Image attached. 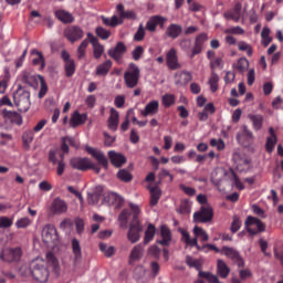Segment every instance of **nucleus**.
I'll return each instance as SVG.
<instances>
[{
	"instance_id": "obj_59",
	"label": "nucleus",
	"mask_w": 283,
	"mask_h": 283,
	"mask_svg": "<svg viewBox=\"0 0 283 283\" xmlns=\"http://www.w3.org/2000/svg\"><path fill=\"white\" fill-rule=\"evenodd\" d=\"M163 253V250L158 248V245H151L148 249V255H151L155 260H160V254Z\"/></svg>"
},
{
	"instance_id": "obj_38",
	"label": "nucleus",
	"mask_w": 283,
	"mask_h": 283,
	"mask_svg": "<svg viewBox=\"0 0 283 283\" xmlns=\"http://www.w3.org/2000/svg\"><path fill=\"white\" fill-rule=\"evenodd\" d=\"M72 251L74 254L75 262H78V260H81V258H83V252L81 250V242H78V239L72 240Z\"/></svg>"
},
{
	"instance_id": "obj_50",
	"label": "nucleus",
	"mask_w": 283,
	"mask_h": 283,
	"mask_svg": "<svg viewBox=\"0 0 283 283\" xmlns=\"http://www.w3.org/2000/svg\"><path fill=\"white\" fill-rule=\"evenodd\" d=\"M238 48L240 52H247L248 56H253V48L251 46V44L244 41H240L238 42Z\"/></svg>"
},
{
	"instance_id": "obj_47",
	"label": "nucleus",
	"mask_w": 283,
	"mask_h": 283,
	"mask_svg": "<svg viewBox=\"0 0 283 283\" xmlns=\"http://www.w3.org/2000/svg\"><path fill=\"white\" fill-rule=\"evenodd\" d=\"M232 160L237 164V167L249 165V159L244 158V156H242V154L239 151L233 153Z\"/></svg>"
},
{
	"instance_id": "obj_37",
	"label": "nucleus",
	"mask_w": 283,
	"mask_h": 283,
	"mask_svg": "<svg viewBox=\"0 0 283 283\" xmlns=\"http://www.w3.org/2000/svg\"><path fill=\"white\" fill-rule=\"evenodd\" d=\"M117 12L119 14V19H136V12L125 11V6H123V3L117 4Z\"/></svg>"
},
{
	"instance_id": "obj_42",
	"label": "nucleus",
	"mask_w": 283,
	"mask_h": 283,
	"mask_svg": "<svg viewBox=\"0 0 283 283\" xmlns=\"http://www.w3.org/2000/svg\"><path fill=\"white\" fill-rule=\"evenodd\" d=\"M160 189L158 187H154L150 189V207H156L158 205V200H160Z\"/></svg>"
},
{
	"instance_id": "obj_10",
	"label": "nucleus",
	"mask_w": 283,
	"mask_h": 283,
	"mask_svg": "<svg viewBox=\"0 0 283 283\" xmlns=\"http://www.w3.org/2000/svg\"><path fill=\"white\" fill-rule=\"evenodd\" d=\"M42 240L44 244H56L59 242V232H56V228L53 224L44 226L42 230Z\"/></svg>"
},
{
	"instance_id": "obj_40",
	"label": "nucleus",
	"mask_w": 283,
	"mask_h": 283,
	"mask_svg": "<svg viewBox=\"0 0 283 283\" xmlns=\"http://www.w3.org/2000/svg\"><path fill=\"white\" fill-rule=\"evenodd\" d=\"M249 118L252 122L253 129H255V132H260L264 123V117L262 115H249Z\"/></svg>"
},
{
	"instance_id": "obj_32",
	"label": "nucleus",
	"mask_w": 283,
	"mask_h": 283,
	"mask_svg": "<svg viewBox=\"0 0 283 283\" xmlns=\"http://www.w3.org/2000/svg\"><path fill=\"white\" fill-rule=\"evenodd\" d=\"M34 140V130L28 129L22 134V146L23 149H30V145H32Z\"/></svg>"
},
{
	"instance_id": "obj_7",
	"label": "nucleus",
	"mask_w": 283,
	"mask_h": 283,
	"mask_svg": "<svg viewBox=\"0 0 283 283\" xmlns=\"http://www.w3.org/2000/svg\"><path fill=\"white\" fill-rule=\"evenodd\" d=\"M23 255V250L18 248H7L0 252V260L4 262H19Z\"/></svg>"
},
{
	"instance_id": "obj_57",
	"label": "nucleus",
	"mask_w": 283,
	"mask_h": 283,
	"mask_svg": "<svg viewBox=\"0 0 283 283\" xmlns=\"http://www.w3.org/2000/svg\"><path fill=\"white\" fill-rule=\"evenodd\" d=\"M275 145H277V136L268 137L266 144H265L266 151L271 154V151L275 149Z\"/></svg>"
},
{
	"instance_id": "obj_53",
	"label": "nucleus",
	"mask_w": 283,
	"mask_h": 283,
	"mask_svg": "<svg viewBox=\"0 0 283 283\" xmlns=\"http://www.w3.org/2000/svg\"><path fill=\"white\" fill-rule=\"evenodd\" d=\"M210 146L217 147L218 151H224L227 144H224V139L222 138H219V139L212 138L210 139Z\"/></svg>"
},
{
	"instance_id": "obj_46",
	"label": "nucleus",
	"mask_w": 283,
	"mask_h": 283,
	"mask_svg": "<svg viewBox=\"0 0 283 283\" xmlns=\"http://www.w3.org/2000/svg\"><path fill=\"white\" fill-rule=\"evenodd\" d=\"M220 82V76L216 72L211 73V77L209 80L210 90L213 94L218 92V83Z\"/></svg>"
},
{
	"instance_id": "obj_52",
	"label": "nucleus",
	"mask_w": 283,
	"mask_h": 283,
	"mask_svg": "<svg viewBox=\"0 0 283 283\" xmlns=\"http://www.w3.org/2000/svg\"><path fill=\"white\" fill-rule=\"evenodd\" d=\"M237 70L241 74L247 72V70H249V60H247V57L239 59L237 62Z\"/></svg>"
},
{
	"instance_id": "obj_48",
	"label": "nucleus",
	"mask_w": 283,
	"mask_h": 283,
	"mask_svg": "<svg viewBox=\"0 0 283 283\" xmlns=\"http://www.w3.org/2000/svg\"><path fill=\"white\" fill-rule=\"evenodd\" d=\"M199 277H203V280H207L209 283H222L220 279H218V275L210 272H199Z\"/></svg>"
},
{
	"instance_id": "obj_17",
	"label": "nucleus",
	"mask_w": 283,
	"mask_h": 283,
	"mask_svg": "<svg viewBox=\"0 0 283 283\" xmlns=\"http://www.w3.org/2000/svg\"><path fill=\"white\" fill-rule=\"evenodd\" d=\"M166 65L168 70H171V71L180 70V67H182V65L178 61V51L175 48L170 49L167 52Z\"/></svg>"
},
{
	"instance_id": "obj_20",
	"label": "nucleus",
	"mask_w": 283,
	"mask_h": 283,
	"mask_svg": "<svg viewBox=\"0 0 283 283\" xmlns=\"http://www.w3.org/2000/svg\"><path fill=\"white\" fill-rule=\"evenodd\" d=\"M108 158L113 167L120 168L125 163H127V158L125 155L120 153H116V150L108 151Z\"/></svg>"
},
{
	"instance_id": "obj_31",
	"label": "nucleus",
	"mask_w": 283,
	"mask_h": 283,
	"mask_svg": "<svg viewBox=\"0 0 283 283\" xmlns=\"http://www.w3.org/2000/svg\"><path fill=\"white\" fill-rule=\"evenodd\" d=\"M143 253H145V248L143 247V244L135 245L130 251V255H129L130 262H136L138 260H142Z\"/></svg>"
},
{
	"instance_id": "obj_51",
	"label": "nucleus",
	"mask_w": 283,
	"mask_h": 283,
	"mask_svg": "<svg viewBox=\"0 0 283 283\" xmlns=\"http://www.w3.org/2000/svg\"><path fill=\"white\" fill-rule=\"evenodd\" d=\"M99 251H102V253H104V255L106 258H112V255H114L116 249L114 247H107V244L105 243H99Z\"/></svg>"
},
{
	"instance_id": "obj_2",
	"label": "nucleus",
	"mask_w": 283,
	"mask_h": 283,
	"mask_svg": "<svg viewBox=\"0 0 283 283\" xmlns=\"http://www.w3.org/2000/svg\"><path fill=\"white\" fill-rule=\"evenodd\" d=\"M130 209L133 211V220L129 226L127 238L129 242H132V244H136V242L140 240V233H143V226L138 220V216L140 214V208H138V206L132 205Z\"/></svg>"
},
{
	"instance_id": "obj_39",
	"label": "nucleus",
	"mask_w": 283,
	"mask_h": 283,
	"mask_svg": "<svg viewBox=\"0 0 283 283\" xmlns=\"http://www.w3.org/2000/svg\"><path fill=\"white\" fill-rule=\"evenodd\" d=\"M156 237V226L149 223L147 230L144 235V244H149L151 240Z\"/></svg>"
},
{
	"instance_id": "obj_8",
	"label": "nucleus",
	"mask_w": 283,
	"mask_h": 283,
	"mask_svg": "<svg viewBox=\"0 0 283 283\" xmlns=\"http://www.w3.org/2000/svg\"><path fill=\"white\" fill-rule=\"evenodd\" d=\"M61 59L64 62V72L66 78H72V76H74L76 73V62L71 57L66 50H62Z\"/></svg>"
},
{
	"instance_id": "obj_58",
	"label": "nucleus",
	"mask_w": 283,
	"mask_h": 283,
	"mask_svg": "<svg viewBox=\"0 0 283 283\" xmlns=\"http://www.w3.org/2000/svg\"><path fill=\"white\" fill-rule=\"evenodd\" d=\"M105 53V46L103 44H94L93 46V56L94 59H101L103 54Z\"/></svg>"
},
{
	"instance_id": "obj_45",
	"label": "nucleus",
	"mask_w": 283,
	"mask_h": 283,
	"mask_svg": "<svg viewBox=\"0 0 283 283\" xmlns=\"http://www.w3.org/2000/svg\"><path fill=\"white\" fill-rule=\"evenodd\" d=\"M95 34H96V36L102 39V41H107V39H109V36H112V31L107 30L103 27H97L95 29Z\"/></svg>"
},
{
	"instance_id": "obj_64",
	"label": "nucleus",
	"mask_w": 283,
	"mask_h": 283,
	"mask_svg": "<svg viewBox=\"0 0 283 283\" xmlns=\"http://www.w3.org/2000/svg\"><path fill=\"white\" fill-rule=\"evenodd\" d=\"M224 34H244V29L241 27H232L224 30Z\"/></svg>"
},
{
	"instance_id": "obj_26",
	"label": "nucleus",
	"mask_w": 283,
	"mask_h": 283,
	"mask_svg": "<svg viewBox=\"0 0 283 283\" xmlns=\"http://www.w3.org/2000/svg\"><path fill=\"white\" fill-rule=\"evenodd\" d=\"M120 118V113L116 111V108H111V115L108 117V128L112 129V132H116L118 129V120Z\"/></svg>"
},
{
	"instance_id": "obj_49",
	"label": "nucleus",
	"mask_w": 283,
	"mask_h": 283,
	"mask_svg": "<svg viewBox=\"0 0 283 283\" xmlns=\"http://www.w3.org/2000/svg\"><path fill=\"white\" fill-rule=\"evenodd\" d=\"M161 103L164 107H171V105H176V96L174 94H165L161 97Z\"/></svg>"
},
{
	"instance_id": "obj_63",
	"label": "nucleus",
	"mask_w": 283,
	"mask_h": 283,
	"mask_svg": "<svg viewBox=\"0 0 283 283\" xmlns=\"http://www.w3.org/2000/svg\"><path fill=\"white\" fill-rule=\"evenodd\" d=\"M179 189H180L181 191H184V193H186V196H190V197L196 196V190H195V188H191V187H189V186H186L185 184L179 185Z\"/></svg>"
},
{
	"instance_id": "obj_12",
	"label": "nucleus",
	"mask_w": 283,
	"mask_h": 283,
	"mask_svg": "<svg viewBox=\"0 0 283 283\" xmlns=\"http://www.w3.org/2000/svg\"><path fill=\"white\" fill-rule=\"evenodd\" d=\"M64 36L70 43H76V41H81L85 36V31L80 27L71 25L64 30Z\"/></svg>"
},
{
	"instance_id": "obj_22",
	"label": "nucleus",
	"mask_w": 283,
	"mask_h": 283,
	"mask_svg": "<svg viewBox=\"0 0 283 283\" xmlns=\"http://www.w3.org/2000/svg\"><path fill=\"white\" fill-rule=\"evenodd\" d=\"M160 109V102L154 99L150 101L145 108L142 111V116H155V114H158V111Z\"/></svg>"
},
{
	"instance_id": "obj_15",
	"label": "nucleus",
	"mask_w": 283,
	"mask_h": 283,
	"mask_svg": "<svg viewBox=\"0 0 283 283\" xmlns=\"http://www.w3.org/2000/svg\"><path fill=\"white\" fill-rule=\"evenodd\" d=\"M165 23H167V18L163 15H151L146 23V30L148 32H156L158 25L160 30L165 29Z\"/></svg>"
},
{
	"instance_id": "obj_30",
	"label": "nucleus",
	"mask_w": 283,
	"mask_h": 283,
	"mask_svg": "<svg viewBox=\"0 0 283 283\" xmlns=\"http://www.w3.org/2000/svg\"><path fill=\"white\" fill-rule=\"evenodd\" d=\"M31 54L33 56H35L32 60V64L33 65H40V70H44L45 69V57L43 56V53H41V51L33 49L31 50Z\"/></svg>"
},
{
	"instance_id": "obj_34",
	"label": "nucleus",
	"mask_w": 283,
	"mask_h": 283,
	"mask_svg": "<svg viewBox=\"0 0 283 283\" xmlns=\"http://www.w3.org/2000/svg\"><path fill=\"white\" fill-rule=\"evenodd\" d=\"M55 17L61 21L62 23H72L74 21V17L72 13L65 11V10H56Z\"/></svg>"
},
{
	"instance_id": "obj_13",
	"label": "nucleus",
	"mask_w": 283,
	"mask_h": 283,
	"mask_svg": "<svg viewBox=\"0 0 283 283\" xmlns=\"http://www.w3.org/2000/svg\"><path fill=\"white\" fill-rule=\"evenodd\" d=\"M127 53V45H125V42H117L115 48L109 49L107 54L111 56V59H114L118 65L123 63V56Z\"/></svg>"
},
{
	"instance_id": "obj_56",
	"label": "nucleus",
	"mask_w": 283,
	"mask_h": 283,
	"mask_svg": "<svg viewBox=\"0 0 283 283\" xmlns=\"http://www.w3.org/2000/svg\"><path fill=\"white\" fill-rule=\"evenodd\" d=\"M144 54H145V49L142 45L136 46L132 52V56L134 61H140Z\"/></svg>"
},
{
	"instance_id": "obj_23",
	"label": "nucleus",
	"mask_w": 283,
	"mask_h": 283,
	"mask_svg": "<svg viewBox=\"0 0 283 283\" xmlns=\"http://www.w3.org/2000/svg\"><path fill=\"white\" fill-rule=\"evenodd\" d=\"M165 34L168 36V39L176 40L182 34V25L178 23H171L167 27Z\"/></svg>"
},
{
	"instance_id": "obj_9",
	"label": "nucleus",
	"mask_w": 283,
	"mask_h": 283,
	"mask_svg": "<svg viewBox=\"0 0 283 283\" xmlns=\"http://www.w3.org/2000/svg\"><path fill=\"white\" fill-rule=\"evenodd\" d=\"M56 149H51L49 150V163H51L52 165H57L56 166V175L57 176H62L63 174H65V155L60 154V160L56 157Z\"/></svg>"
},
{
	"instance_id": "obj_6",
	"label": "nucleus",
	"mask_w": 283,
	"mask_h": 283,
	"mask_svg": "<svg viewBox=\"0 0 283 283\" xmlns=\"http://www.w3.org/2000/svg\"><path fill=\"white\" fill-rule=\"evenodd\" d=\"M213 220V208L211 206H202L199 211L193 213V221L207 224Z\"/></svg>"
},
{
	"instance_id": "obj_55",
	"label": "nucleus",
	"mask_w": 283,
	"mask_h": 283,
	"mask_svg": "<svg viewBox=\"0 0 283 283\" xmlns=\"http://www.w3.org/2000/svg\"><path fill=\"white\" fill-rule=\"evenodd\" d=\"M32 224V220L28 217H23L15 222L17 229H28Z\"/></svg>"
},
{
	"instance_id": "obj_21",
	"label": "nucleus",
	"mask_w": 283,
	"mask_h": 283,
	"mask_svg": "<svg viewBox=\"0 0 283 283\" xmlns=\"http://www.w3.org/2000/svg\"><path fill=\"white\" fill-rule=\"evenodd\" d=\"M191 78H192L191 73L187 71L177 72L175 74V85H177V87H182L185 85H188Z\"/></svg>"
},
{
	"instance_id": "obj_5",
	"label": "nucleus",
	"mask_w": 283,
	"mask_h": 283,
	"mask_svg": "<svg viewBox=\"0 0 283 283\" xmlns=\"http://www.w3.org/2000/svg\"><path fill=\"white\" fill-rule=\"evenodd\" d=\"M245 227L250 235H258V233L266 231V226L262 222V220L252 216H249L245 219Z\"/></svg>"
},
{
	"instance_id": "obj_41",
	"label": "nucleus",
	"mask_w": 283,
	"mask_h": 283,
	"mask_svg": "<svg viewBox=\"0 0 283 283\" xmlns=\"http://www.w3.org/2000/svg\"><path fill=\"white\" fill-rule=\"evenodd\" d=\"M90 45V40L85 39L81 42L77 48V59L81 61L85 59V54H87V46Z\"/></svg>"
},
{
	"instance_id": "obj_18",
	"label": "nucleus",
	"mask_w": 283,
	"mask_h": 283,
	"mask_svg": "<svg viewBox=\"0 0 283 283\" xmlns=\"http://www.w3.org/2000/svg\"><path fill=\"white\" fill-rule=\"evenodd\" d=\"M90 160L91 159L87 157H72L70 159V165L77 171H87V168L90 167Z\"/></svg>"
},
{
	"instance_id": "obj_1",
	"label": "nucleus",
	"mask_w": 283,
	"mask_h": 283,
	"mask_svg": "<svg viewBox=\"0 0 283 283\" xmlns=\"http://www.w3.org/2000/svg\"><path fill=\"white\" fill-rule=\"evenodd\" d=\"M29 273L35 282L45 283L50 280L48 263L41 259L33 260L29 265Z\"/></svg>"
},
{
	"instance_id": "obj_27",
	"label": "nucleus",
	"mask_w": 283,
	"mask_h": 283,
	"mask_svg": "<svg viewBox=\"0 0 283 283\" xmlns=\"http://www.w3.org/2000/svg\"><path fill=\"white\" fill-rule=\"evenodd\" d=\"M161 240H158L157 243L161 244V247H169L171 242V230L167 228V226H161L160 228Z\"/></svg>"
},
{
	"instance_id": "obj_25",
	"label": "nucleus",
	"mask_w": 283,
	"mask_h": 283,
	"mask_svg": "<svg viewBox=\"0 0 283 283\" xmlns=\"http://www.w3.org/2000/svg\"><path fill=\"white\" fill-rule=\"evenodd\" d=\"M3 117L10 120L13 125H23V117L18 112L4 109Z\"/></svg>"
},
{
	"instance_id": "obj_43",
	"label": "nucleus",
	"mask_w": 283,
	"mask_h": 283,
	"mask_svg": "<svg viewBox=\"0 0 283 283\" xmlns=\"http://www.w3.org/2000/svg\"><path fill=\"white\" fill-rule=\"evenodd\" d=\"M117 178L122 182H132V180H134V176H132V172H129L127 169L118 170Z\"/></svg>"
},
{
	"instance_id": "obj_33",
	"label": "nucleus",
	"mask_w": 283,
	"mask_h": 283,
	"mask_svg": "<svg viewBox=\"0 0 283 283\" xmlns=\"http://www.w3.org/2000/svg\"><path fill=\"white\" fill-rule=\"evenodd\" d=\"M86 120L87 114L75 112L71 117V126L78 127V125H85Z\"/></svg>"
},
{
	"instance_id": "obj_36",
	"label": "nucleus",
	"mask_w": 283,
	"mask_h": 283,
	"mask_svg": "<svg viewBox=\"0 0 283 283\" xmlns=\"http://www.w3.org/2000/svg\"><path fill=\"white\" fill-rule=\"evenodd\" d=\"M101 19L102 22L108 28H116V25H123V20H120L118 15H113L111 19L102 15Z\"/></svg>"
},
{
	"instance_id": "obj_24",
	"label": "nucleus",
	"mask_w": 283,
	"mask_h": 283,
	"mask_svg": "<svg viewBox=\"0 0 283 283\" xmlns=\"http://www.w3.org/2000/svg\"><path fill=\"white\" fill-rule=\"evenodd\" d=\"M51 211H52V213H55V216L65 213V211H67V203H65L64 200L56 198L52 202Z\"/></svg>"
},
{
	"instance_id": "obj_19",
	"label": "nucleus",
	"mask_w": 283,
	"mask_h": 283,
	"mask_svg": "<svg viewBox=\"0 0 283 283\" xmlns=\"http://www.w3.org/2000/svg\"><path fill=\"white\" fill-rule=\"evenodd\" d=\"M224 19L228 21H234V23L240 22V18L242 17V4L237 3L233 9L228 10L223 14Z\"/></svg>"
},
{
	"instance_id": "obj_16",
	"label": "nucleus",
	"mask_w": 283,
	"mask_h": 283,
	"mask_svg": "<svg viewBox=\"0 0 283 283\" xmlns=\"http://www.w3.org/2000/svg\"><path fill=\"white\" fill-rule=\"evenodd\" d=\"M209 35L207 33H200L195 38V44L192 46L190 59H195L198 54L202 53V48H205V43H207Z\"/></svg>"
},
{
	"instance_id": "obj_14",
	"label": "nucleus",
	"mask_w": 283,
	"mask_h": 283,
	"mask_svg": "<svg viewBox=\"0 0 283 283\" xmlns=\"http://www.w3.org/2000/svg\"><path fill=\"white\" fill-rule=\"evenodd\" d=\"M85 151L96 159L97 164L104 169H109V160H107V157H105L104 151L93 148L92 146H86Z\"/></svg>"
},
{
	"instance_id": "obj_28",
	"label": "nucleus",
	"mask_w": 283,
	"mask_h": 283,
	"mask_svg": "<svg viewBox=\"0 0 283 283\" xmlns=\"http://www.w3.org/2000/svg\"><path fill=\"white\" fill-rule=\"evenodd\" d=\"M217 273L219 276L222 277V280H227L229 277V274L231 273V269L229 265H227L226 262L222 261V259H219L217 261Z\"/></svg>"
},
{
	"instance_id": "obj_11",
	"label": "nucleus",
	"mask_w": 283,
	"mask_h": 283,
	"mask_svg": "<svg viewBox=\"0 0 283 283\" xmlns=\"http://www.w3.org/2000/svg\"><path fill=\"white\" fill-rule=\"evenodd\" d=\"M221 254L226 255V258H229L239 269H244V259L240 255V252L233 248L223 247L221 249Z\"/></svg>"
},
{
	"instance_id": "obj_62",
	"label": "nucleus",
	"mask_w": 283,
	"mask_h": 283,
	"mask_svg": "<svg viewBox=\"0 0 283 283\" xmlns=\"http://www.w3.org/2000/svg\"><path fill=\"white\" fill-rule=\"evenodd\" d=\"M14 224L13 219L8 217H0V229H10Z\"/></svg>"
},
{
	"instance_id": "obj_29",
	"label": "nucleus",
	"mask_w": 283,
	"mask_h": 283,
	"mask_svg": "<svg viewBox=\"0 0 283 283\" xmlns=\"http://www.w3.org/2000/svg\"><path fill=\"white\" fill-rule=\"evenodd\" d=\"M113 62L112 60H106L102 64L96 66V76H107L112 70Z\"/></svg>"
},
{
	"instance_id": "obj_4",
	"label": "nucleus",
	"mask_w": 283,
	"mask_h": 283,
	"mask_svg": "<svg viewBox=\"0 0 283 283\" xmlns=\"http://www.w3.org/2000/svg\"><path fill=\"white\" fill-rule=\"evenodd\" d=\"M13 101L19 112L25 113L30 109L32 103L30 102V93L23 88H19L13 94Z\"/></svg>"
},
{
	"instance_id": "obj_54",
	"label": "nucleus",
	"mask_w": 283,
	"mask_h": 283,
	"mask_svg": "<svg viewBox=\"0 0 283 283\" xmlns=\"http://www.w3.org/2000/svg\"><path fill=\"white\" fill-rule=\"evenodd\" d=\"M241 228H242V220H240V217L234 216L232 218V223L230 227L231 233H238L239 229H241Z\"/></svg>"
},
{
	"instance_id": "obj_35",
	"label": "nucleus",
	"mask_w": 283,
	"mask_h": 283,
	"mask_svg": "<svg viewBox=\"0 0 283 283\" xmlns=\"http://www.w3.org/2000/svg\"><path fill=\"white\" fill-rule=\"evenodd\" d=\"M179 48L182 52H186L189 59H191V50H193L191 39L189 38L181 39L179 41Z\"/></svg>"
},
{
	"instance_id": "obj_60",
	"label": "nucleus",
	"mask_w": 283,
	"mask_h": 283,
	"mask_svg": "<svg viewBox=\"0 0 283 283\" xmlns=\"http://www.w3.org/2000/svg\"><path fill=\"white\" fill-rule=\"evenodd\" d=\"M145 40V27L143 23L139 24L136 33L134 34V41L140 42Z\"/></svg>"
},
{
	"instance_id": "obj_61",
	"label": "nucleus",
	"mask_w": 283,
	"mask_h": 283,
	"mask_svg": "<svg viewBox=\"0 0 283 283\" xmlns=\"http://www.w3.org/2000/svg\"><path fill=\"white\" fill-rule=\"evenodd\" d=\"M129 210H123L119 216H118V220L120 223V227H127V220H129Z\"/></svg>"
},
{
	"instance_id": "obj_44",
	"label": "nucleus",
	"mask_w": 283,
	"mask_h": 283,
	"mask_svg": "<svg viewBox=\"0 0 283 283\" xmlns=\"http://www.w3.org/2000/svg\"><path fill=\"white\" fill-rule=\"evenodd\" d=\"M193 234L195 238H200L201 242H209V234L207 233V231H205V229L196 226L193 228Z\"/></svg>"
},
{
	"instance_id": "obj_3",
	"label": "nucleus",
	"mask_w": 283,
	"mask_h": 283,
	"mask_svg": "<svg viewBox=\"0 0 283 283\" xmlns=\"http://www.w3.org/2000/svg\"><path fill=\"white\" fill-rule=\"evenodd\" d=\"M138 81H140V67L135 63H129L128 69L124 73V82L128 90H134L138 86Z\"/></svg>"
}]
</instances>
